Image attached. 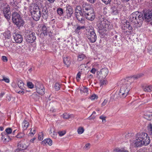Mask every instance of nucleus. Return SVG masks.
Masks as SVG:
<instances>
[{
	"label": "nucleus",
	"mask_w": 152,
	"mask_h": 152,
	"mask_svg": "<svg viewBox=\"0 0 152 152\" xmlns=\"http://www.w3.org/2000/svg\"><path fill=\"white\" fill-rule=\"evenodd\" d=\"M136 140L134 142L131 143V145L133 146L134 144L136 147L147 145L150 142L149 137L147 133H141L137 134L136 135Z\"/></svg>",
	"instance_id": "obj_1"
},
{
	"label": "nucleus",
	"mask_w": 152,
	"mask_h": 152,
	"mask_svg": "<svg viewBox=\"0 0 152 152\" xmlns=\"http://www.w3.org/2000/svg\"><path fill=\"white\" fill-rule=\"evenodd\" d=\"M82 11L87 19L91 21L94 19L95 16L94 10L90 4L83 3L82 4Z\"/></svg>",
	"instance_id": "obj_2"
},
{
	"label": "nucleus",
	"mask_w": 152,
	"mask_h": 152,
	"mask_svg": "<svg viewBox=\"0 0 152 152\" xmlns=\"http://www.w3.org/2000/svg\"><path fill=\"white\" fill-rule=\"evenodd\" d=\"M131 79H126L122 81L123 83L121 86L119 95L120 97L124 98L128 94L131 88Z\"/></svg>",
	"instance_id": "obj_3"
},
{
	"label": "nucleus",
	"mask_w": 152,
	"mask_h": 152,
	"mask_svg": "<svg viewBox=\"0 0 152 152\" xmlns=\"http://www.w3.org/2000/svg\"><path fill=\"white\" fill-rule=\"evenodd\" d=\"M143 20L142 15L137 11L133 13L130 16L129 21L134 23L136 27H140Z\"/></svg>",
	"instance_id": "obj_4"
},
{
	"label": "nucleus",
	"mask_w": 152,
	"mask_h": 152,
	"mask_svg": "<svg viewBox=\"0 0 152 152\" xmlns=\"http://www.w3.org/2000/svg\"><path fill=\"white\" fill-rule=\"evenodd\" d=\"M97 26L100 32L107 31L109 28H110L109 22L103 18L99 19L97 22Z\"/></svg>",
	"instance_id": "obj_5"
},
{
	"label": "nucleus",
	"mask_w": 152,
	"mask_h": 152,
	"mask_svg": "<svg viewBox=\"0 0 152 152\" xmlns=\"http://www.w3.org/2000/svg\"><path fill=\"white\" fill-rule=\"evenodd\" d=\"M12 18L13 22L17 26L20 27L24 25V21L20 14L17 12H14L12 14Z\"/></svg>",
	"instance_id": "obj_6"
},
{
	"label": "nucleus",
	"mask_w": 152,
	"mask_h": 152,
	"mask_svg": "<svg viewBox=\"0 0 152 152\" xmlns=\"http://www.w3.org/2000/svg\"><path fill=\"white\" fill-rule=\"evenodd\" d=\"M122 29L123 30V32L126 35H131L133 33L132 27L131 26L129 22L127 21L122 24Z\"/></svg>",
	"instance_id": "obj_7"
},
{
	"label": "nucleus",
	"mask_w": 152,
	"mask_h": 152,
	"mask_svg": "<svg viewBox=\"0 0 152 152\" xmlns=\"http://www.w3.org/2000/svg\"><path fill=\"white\" fill-rule=\"evenodd\" d=\"M25 33L26 39L27 42L29 43H32L36 39L35 34L29 30H27Z\"/></svg>",
	"instance_id": "obj_8"
},
{
	"label": "nucleus",
	"mask_w": 152,
	"mask_h": 152,
	"mask_svg": "<svg viewBox=\"0 0 152 152\" xmlns=\"http://www.w3.org/2000/svg\"><path fill=\"white\" fill-rule=\"evenodd\" d=\"M3 12L5 18L8 20H10L11 16V12L9 6L5 4L3 9Z\"/></svg>",
	"instance_id": "obj_9"
},
{
	"label": "nucleus",
	"mask_w": 152,
	"mask_h": 152,
	"mask_svg": "<svg viewBox=\"0 0 152 152\" xmlns=\"http://www.w3.org/2000/svg\"><path fill=\"white\" fill-rule=\"evenodd\" d=\"M86 34V37L91 42L94 43L96 42V36L94 31H90Z\"/></svg>",
	"instance_id": "obj_10"
},
{
	"label": "nucleus",
	"mask_w": 152,
	"mask_h": 152,
	"mask_svg": "<svg viewBox=\"0 0 152 152\" xmlns=\"http://www.w3.org/2000/svg\"><path fill=\"white\" fill-rule=\"evenodd\" d=\"M109 72L107 68H104L102 69L99 73H98L102 78H105Z\"/></svg>",
	"instance_id": "obj_11"
},
{
	"label": "nucleus",
	"mask_w": 152,
	"mask_h": 152,
	"mask_svg": "<svg viewBox=\"0 0 152 152\" xmlns=\"http://www.w3.org/2000/svg\"><path fill=\"white\" fill-rule=\"evenodd\" d=\"M66 12L67 18H69L71 17L73 13L72 7L69 5H67L66 6Z\"/></svg>",
	"instance_id": "obj_12"
},
{
	"label": "nucleus",
	"mask_w": 152,
	"mask_h": 152,
	"mask_svg": "<svg viewBox=\"0 0 152 152\" xmlns=\"http://www.w3.org/2000/svg\"><path fill=\"white\" fill-rule=\"evenodd\" d=\"M14 38L16 42L20 43L23 40L21 35L19 34H15L13 35Z\"/></svg>",
	"instance_id": "obj_13"
},
{
	"label": "nucleus",
	"mask_w": 152,
	"mask_h": 152,
	"mask_svg": "<svg viewBox=\"0 0 152 152\" xmlns=\"http://www.w3.org/2000/svg\"><path fill=\"white\" fill-rule=\"evenodd\" d=\"M36 90L37 93L40 95H42L45 94V90L42 85L37 86L36 88Z\"/></svg>",
	"instance_id": "obj_14"
},
{
	"label": "nucleus",
	"mask_w": 152,
	"mask_h": 152,
	"mask_svg": "<svg viewBox=\"0 0 152 152\" xmlns=\"http://www.w3.org/2000/svg\"><path fill=\"white\" fill-rule=\"evenodd\" d=\"M145 19L147 22H151L152 20V11H149L144 14Z\"/></svg>",
	"instance_id": "obj_15"
},
{
	"label": "nucleus",
	"mask_w": 152,
	"mask_h": 152,
	"mask_svg": "<svg viewBox=\"0 0 152 152\" xmlns=\"http://www.w3.org/2000/svg\"><path fill=\"white\" fill-rule=\"evenodd\" d=\"M30 11L31 13L40 12L39 6L37 4H34L31 6Z\"/></svg>",
	"instance_id": "obj_16"
},
{
	"label": "nucleus",
	"mask_w": 152,
	"mask_h": 152,
	"mask_svg": "<svg viewBox=\"0 0 152 152\" xmlns=\"http://www.w3.org/2000/svg\"><path fill=\"white\" fill-rule=\"evenodd\" d=\"M31 14L32 17L35 20L37 21L39 20L41 16L40 12H36Z\"/></svg>",
	"instance_id": "obj_17"
},
{
	"label": "nucleus",
	"mask_w": 152,
	"mask_h": 152,
	"mask_svg": "<svg viewBox=\"0 0 152 152\" xmlns=\"http://www.w3.org/2000/svg\"><path fill=\"white\" fill-rule=\"evenodd\" d=\"M85 28V27L84 26L77 25L75 29V32L79 35L81 33L82 31L84 30Z\"/></svg>",
	"instance_id": "obj_18"
},
{
	"label": "nucleus",
	"mask_w": 152,
	"mask_h": 152,
	"mask_svg": "<svg viewBox=\"0 0 152 152\" xmlns=\"http://www.w3.org/2000/svg\"><path fill=\"white\" fill-rule=\"evenodd\" d=\"M2 136V139L4 143H6L10 140V138L7 134L4 133H2L1 134Z\"/></svg>",
	"instance_id": "obj_19"
},
{
	"label": "nucleus",
	"mask_w": 152,
	"mask_h": 152,
	"mask_svg": "<svg viewBox=\"0 0 152 152\" xmlns=\"http://www.w3.org/2000/svg\"><path fill=\"white\" fill-rule=\"evenodd\" d=\"M64 62L67 67H69L71 63L70 57L68 56L64 57Z\"/></svg>",
	"instance_id": "obj_20"
},
{
	"label": "nucleus",
	"mask_w": 152,
	"mask_h": 152,
	"mask_svg": "<svg viewBox=\"0 0 152 152\" xmlns=\"http://www.w3.org/2000/svg\"><path fill=\"white\" fill-rule=\"evenodd\" d=\"M18 148L21 151H23V150L26 149L28 147V145H26L25 143H21L20 142L18 143Z\"/></svg>",
	"instance_id": "obj_21"
},
{
	"label": "nucleus",
	"mask_w": 152,
	"mask_h": 152,
	"mask_svg": "<svg viewBox=\"0 0 152 152\" xmlns=\"http://www.w3.org/2000/svg\"><path fill=\"white\" fill-rule=\"evenodd\" d=\"M43 17L45 18H47L48 15V10L46 7L43 8L42 10Z\"/></svg>",
	"instance_id": "obj_22"
},
{
	"label": "nucleus",
	"mask_w": 152,
	"mask_h": 152,
	"mask_svg": "<svg viewBox=\"0 0 152 152\" xmlns=\"http://www.w3.org/2000/svg\"><path fill=\"white\" fill-rule=\"evenodd\" d=\"M143 89L145 92H150L152 91V86H145L143 87Z\"/></svg>",
	"instance_id": "obj_23"
},
{
	"label": "nucleus",
	"mask_w": 152,
	"mask_h": 152,
	"mask_svg": "<svg viewBox=\"0 0 152 152\" xmlns=\"http://www.w3.org/2000/svg\"><path fill=\"white\" fill-rule=\"evenodd\" d=\"M49 134L51 137L54 138H56L57 137V132H56L54 130H53L52 129H51L50 131Z\"/></svg>",
	"instance_id": "obj_24"
},
{
	"label": "nucleus",
	"mask_w": 152,
	"mask_h": 152,
	"mask_svg": "<svg viewBox=\"0 0 152 152\" xmlns=\"http://www.w3.org/2000/svg\"><path fill=\"white\" fill-rule=\"evenodd\" d=\"M29 125L28 122L26 120H24L22 123V127L24 130L26 129Z\"/></svg>",
	"instance_id": "obj_25"
},
{
	"label": "nucleus",
	"mask_w": 152,
	"mask_h": 152,
	"mask_svg": "<svg viewBox=\"0 0 152 152\" xmlns=\"http://www.w3.org/2000/svg\"><path fill=\"white\" fill-rule=\"evenodd\" d=\"M100 65L98 64H95L94 66V68H92L90 72L93 74H95L96 71L99 68Z\"/></svg>",
	"instance_id": "obj_26"
},
{
	"label": "nucleus",
	"mask_w": 152,
	"mask_h": 152,
	"mask_svg": "<svg viewBox=\"0 0 152 152\" xmlns=\"http://www.w3.org/2000/svg\"><path fill=\"white\" fill-rule=\"evenodd\" d=\"M42 142L49 145H51L52 144L53 142L51 139L48 138L45 139Z\"/></svg>",
	"instance_id": "obj_27"
},
{
	"label": "nucleus",
	"mask_w": 152,
	"mask_h": 152,
	"mask_svg": "<svg viewBox=\"0 0 152 152\" xmlns=\"http://www.w3.org/2000/svg\"><path fill=\"white\" fill-rule=\"evenodd\" d=\"M83 13L82 8L80 6H77L75 9V13L78 14Z\"/></svg>",
	"instance_id": "obj_28"
},
{
	"label": "nucleus",
	"mask_w": 152,
	"mask_h": 152,
	"mask_svg": "<svg viewBox=\"0 0 152 152\" xmlns=\"http://www.w3.org/2000/svg\"><path fill=\"white\" fill-rule=\"evenodd\" d=\"M113 152H129V151L124 148H117L113 150Z\"/></svg>",
	"instance_id": "obj_29"
},
{
	"label": "nucleus",
	"mask_w": 152,
	"mask_h": 152,
	"mask_svg": "<svg viewBox=\"0 0 152 152\" xmlns=\"http://www.w3.org/2000/svg\"><path fill=\"white\" fill-rule=\"evenodd\" d=\"M78 60L80 61L83 60L84 59L86 58L85 55L83 53H80L77 56Z\"/></svg>",
	"instance_id": "obj_30"
},
{
	"label": "nucleus",
	"mask_w": 152,
	"mask_h": 152,
	"mask_svg": "<svg viewBox=\"0 0 152 152\" xmlns=\"http://www.w3.org/2000/svg\"><path fill=\"white\" fill-rule=\"evenodd\" d=\"M75 16L77 19L79 21H81L83 20V16L81 13L76 14Z\"/></svg>",
	"instance_id": "obj_31"
},
{
	"label": "nucleus",
	"mask_w": 152,
	"mask_h": 152,
	"mask_svg": "<svg viewBox=\"0 0 152 152\" xmlns=\"http://www.w3.org/2000/svg\"><path fill=\"white\" fill-rule=\"evenodd\" d=\"M3 36L6 39H9L10 35V32L9 31H7L3 34Z\"/></svg>",
	"instance_id": "obj_32"
},
{
	"label": "nucleus",
	"mask_w": 152,
	"mask_h": 152,
	"mask_svg": "<svg viewBox=\"0 0 152 152\" xmlns=\"http://www.w3.org/2000/svg\"><path fill=\"white\" fill-rule=\"evenodd\" d=\"M41 31L43 33L44 35H47V29L45 25H43L42 26Z\"/></svg>",
	"instance_id": "obj_33"
},
{
	"label": "nucleus",
	"mask_w": 152,
	"mask_h": 152,
	"mask_svg": "<svg viewBox=\"0 0 152 152\" xmlns=\"http://www.w3.org/2000/svg\"><path fill=\"white\" fill-rule=\"evenodd\" d=\"M18 87L22 90L23 89V86L24 84L23 82L21 80L18 81Z\"/></svg>",
	"instance_id": "obj_34"
},
{
	"label": "nucleus",
	"mask_w": 152,
	"mask_h": 152,
	"mask_svg": "<svg viewBox=\"0 0 152 152\" xmlns=\"http://www.w3.org/2000/svg\"><path fill=\"white\" fill-rule=\"evenodd\" d=\"M148 129L149 133L152 135V125L151 124H149L148 126Z\"/></svg>",
	"instance_id": "obj_35"
},
{
	"label": "nucleus",
	"mask_w": 152,
	"mask_h": 152,
	"mask_svg": "<svg viewBox=\"0 0 152 152\" xmlns=\"http://www.w3.org/2000/svg\"><path fill=\"white\" fill-rule=\"evenodd\" d=\"M84 129L83 127H80L78 128L77 131L78 134H81L84 132Z\"/></svg>",
	"instance_id": "obj_36"
},
{
	"label": "nucleus",
	"mask_w": 152,
	"mask_h": 152,
	"mask_svg": "<svg viewBox=\"0 0 152 152\" xmlns=\"http://www.w3.org/2000/svg\"><path fill=\"white\" fill-rule=\"evenodd\" d=\"M5 131L7 134H11L12 132V129L10 128H6L5 130Z\"/></svg>",
	"instance_id": "obj_37"
},
{
	"label": "nucleus",
	"mask_w": 152,
	"mask_h": 152,
	"mask_svg": "<svg viewBox=\"0 0 152 152\" xmlns=\"http://www.w3.org/2000/svg\"><path fill=\"white\" fill-rule=\"evenodd\" d=\"M11 4L14 7H18V4L15 0H12L11 2Z\"/></svg>",
	"instance_id": "obj_38"
},
{
	"label": "nucleus",
	"mask_w": 152,
	"mask_h": 152,
	"mask_svg": "<svg viewBox=\"0 0 152 152\" xmlns=\"http://www.w3.org/2000/svg\"><path fill=\"white\" fill-rule=\"evenodd\" d=\"M54 88L56 91L59 90L60 88V86L58 83H56L54 86Z\"/></svg>",
	"instance_id": "obj_39"
},
{
	"label": "nucleus",
	"mask_w": 152,
	"mask_h": 152,
	"mask_svg": "<svg viewBox=\"0 0 152 152\" xmlns=\"http://www.w3.org/2000/svg\"><path fill=\"white\" fill-rule=\"evenodd\" d=\"M27 86L28 87L32 89L34 88V85L31 82H28L27 83Z\"/></svg>",
	"instance_id": "obj_40"
},
{
	"label": "nucleus",
	"mask_w": 152,
	"mask_h": 152,
	"mask_svg": "<svg viewBox=\"0 0 152 152\" xmlns=\"http://www.w3.org/2000/svg\"><path fill=\"white\" fill-rule=\"evenodd\" d=\"M57 12L60 16L63 13V9L61 8L58 9L57 10Z\"/></svg>",
	"instance_id": "obj_41"
},
{
	"label": "nucleus",
	"mask_w": 152,
	"mask_h": 152,
	"mask_svg": "<svg viewBox=\"0 0 152 152\" xmlns=\"http://www.w3.org/2000/svg\"><path fill=\"white\" fill-rule=\"evenodd\" d=\"M24 136V134L22 133H20L18 134L16 136L18 138H20L23 137Z\"/></svg>",
	"instance_id": "obj_42"
},
{
	"label": "nucleus",
	"mask_w": 152,
	"mask_h": 152,
	"mask_svg": "<svg viewBox=\"0 0 152 152\" xmlns=\"http://www.w3.org/2000/svg\"><path fill=\"white\" fill-rule=\"evenodd\" d=\"M2 77L3 78V80L5 82L7 83H9L10 82V80L9 78L5 77L4 76H3Z\"/></svg>",
	"instance_id": "obj_43"
},
{
	"label": "nucleus",
	"mask_w": 152,
	"mask_h": 152,
	"mask_svg": "<svg viewBox=\"0 0 152 152\" xmlns=\"http://www.w3.org/2000/svg\"><path fill=\"white\" fill-rule=\"evenodd\" d=\"M38 139L39 140H42L43 139V135L42 132L40 133L39 135Z\"/></svg>",
	"instance_id": "obj_44"
},
{
	"label": "nucleus",
	"mask_w": 152,
	"mask_h": 152,
	"mask_svg": "<svg viewBox=\"0 0 152 152\" xmlns=\"http://www.w3.org/2000/svg\"><path fill=\"white\" fill-rule=\"evenodd\" d=\"M90 98L91 100H94L95 99H97L98 98V96L96 94H94L91 96Z\"/></svg>",
	"instance_id": "obj_45"
},
{
	"label": "nucleus",
	"mask_w": 152,
	"mask_h": 152,
	"mask_svg": "<svg viewBox=\"0 0 152 152\" xmlns=\"http://www.w3.org/2000/svg\"><path fill=\"white\" fill-rule=\"evenodd\" d=\"M70 117V115L66 113H64L63 115V118L64 119H68Z\"/></svg>",
	"instance_id": "obj_46"
},
{
	"label": "nucleus",
	"mask_w": 152,
	"mask_h": 152,
	"mask_svg": "<svg viewBox=\"0 0 152 152\" xmlns=\"http://www.w3.org/2000/svg\"><path fill=\"white\" fill-rule=\"evenodd\" d=\"M35 133V130L34 129H31L30 132L29 134V135H31V134L33 135Z\"/></svg>",
	"instance_id": "obj_47"
},
{
	"label": "nucleus",
	"mask_w": 152,
	"mask_h": 152,
	"mask_svg": "<svg viewBox=\"0 0 152 152\" xmlns=\"http://www.w3.org/2000/svg\"><path fill=\"white\" fill-rule=\"evenodd\" d=\"M99 118L102 120L103 122L105 123L106 122L105 117L103 115H101L99 117Z\"/></svg>",
	"instance_id": "obj_48"
},
{
	"label": "nucleus",
	"mask_w": 152,
	"mask_h": 152,
	"mask_svg": "<svg viewBox=\"0 0 152 152\" xmlns=\"http://www.w3.org/2000/svg\"><path fill=\"white\" fill-rule=\"evenodd\" d=\"M81 75V73L80 72H79L77 74L76 79L77 80H79L80 78V76Z\"/></svg>",
	"instance_id": "obj_49"
},
{
	"label": "nucleus",
	"mask_w": 152,
	"mask_h": 152,
	"mask_svg": "<svg viewBox=\"0 0 152 152\" xmlns=\"http://www.w3.org/2000/svg\"><path fill=\"white\" fill-rule=\"evenodd\" d=\"M58 133L60 136H62L65 134L66 132L65 131H60L58 132Z\"/></svg>",
	"instance_id": "obj_50"
},
{
	"label": "nucleus",
	"mask_w": 152,
	"mask_h": 152,
	"mask_svg": "<svg viewBox=\"0 0 152 152\" xmlns=\"http://www.w3.org/2000/svg\"><path fill=\"white\" fill-rule=\"evenodd\" d=\"M107 102V100L105 99L104 100V101L102 104V106L103 107L104 106Z\"/></svg>",
	"instance_id": "obj_51"
},
{
	"label": "nucleus",
	"mask_w": 152,
	"mask_h": 152,
	"mask_svg": "<svg viewBox=\"0 0 152 152\" xmlns=\"http://www.w3.org/2000/svg\"><path fill=\"white\" fill-rule=\"evenodd\" d=\"M31 96L32 98L34 99L35 100H36L37 99L38 97L37 95L36 94H32Z\"/></svg>",
	"instance_id": "obj_52"
},
{
	"label": "nucleus",
	"mask_w": 152,
	"mask_h": 152,
	"mask_svg": "<svg viewBox=\"0 0 152 152\" xmlns=\"http://www.w3.org/2000/svg\"><path fill=\"white\" fill-rule=\"evenodd\" d=\"M2 59L4 62H6L7 61V58L5 56H2Z\"/></svg>",
	"instance_id": "obj_53"
},
{
	"label": "nucleus",
	"mask_w": 152,
	"mask_h": 152,
	"mask_svg": "<svg viewBox=\"0 0 152 152\" xmlns=\"http://www.w3.org/2000/svg\"><path fill=\"white\" fill-rule=\"evenodd\" d=\"M106 4H107L110 2V0H102Z\"/></svg>",
	"instance_id": "obj_54"
},
{
	"label": "nucleus",
	"mask_w": 152,
	"mask_h": 152,
	"mask_svg": "<svg viewBox=\"0 0 152 152\" xmlns=\"http://www.w3.org/2000/svg\"><path fill=\"white\" fill-rule=\"evenodd\" d=\"M81 90L83 91L84 92L87 93L88 92V89L86 87L83 88L81 89Z\"/></svg>",
	"instance_id": "obj_55"
},
{
	"label": "nucleus",
	"mask_w": 152,
	"mask_h": 152,
	"mask_svg": "<svg viewBox=\"0 0 152 152\" xmlns=\"http://www.w3.org/2000/svg\"><path fill=\"white\" fill-rule=\"evenodd\" d=\"M90 146V144L88 143L87 144H86L85 145V148L88 149L89 148Z\"/></svg>",
	"instance_id": "obj_56"
},
{
	"label": "nucleus",
	"mask_w": 152,
	"mask_h": 152,
	"mask_svg": "<svg viewBox=\"0 0 152 152\" xmlns=\"http://www.w3.org/2000/svg\"><path fill=\"white\" fill-rule=\"evenodd\" d=\"M17 92L19 93V94H21V93L22 94H24V91H17Z\"/></svg>",
	"instance_id": "obj_57"
},
{
	"label": "nucleus",
	"mask_w": 152,
	"mask_h": 152,
	"mask_svg": "<svg viewBox=\"0 0 152 152\" xmlns=\"http://www.w3.org/2000/svg\"><path fill=\"white\" fill-rule=\"evenodd\" d=\"M90 3H94L95 2V0H87Z\"/></svg>",
	"instance_id": "obj_58"
},
{
	"label": "nucleus",
	"mask_w": 152,
	"mask_h": 152,
	"mask_svg": "<svg viewBox=\"0 0 152 152\" xmlns=\"http://www.w3.org/2000/svg\"><path fill=\"white\" fill-rule=\"evenodd\" d=\"M4 94V92L1 93L0 94V97H2Z\"/></svg>",
	"instance_id": "obj_59"
},
{
	"label": "nucleus",
	"mask_w": 152,
	"mask_h": 152,
	"mask_svg": "<svg viewBox=\"0 0 152 152\" xmlns=\"http://www.w3.org/2000/svg\"><path fill=\"white\" fill-rule=\"evenodd\" d=\"M36 139V138L34 137L33 138H32L30 140V142H34V141Z\"/></svg>",
	"instance_id": "obj_60"
},
{
	"label": "nucleus",
	"mask_w": 152,
	"mask_h": 152,
	"mask_svg": "<svg viewBox=\"0 0 152 152\" xmlns=\"http://www.w3.org/2000/svg\"><path fill=\"white\" fill-rule=\"evenodd\" d=\"M50 3H53L55 1V0H47Z\"/></svg>",
	"instance_id": "obj_61"
},
{
	"label": "nucleus",
	"mask_w": 152,
	"mask_h": 152,
	"mask_svg": "<svg viewBox=\"0 0 152 152\" xmlns=\"http://www.w3.org/2000/svg\"><path fill=\"white\" fill-rule=\"evenodd\" d=\"M129 0H121V1H122L123 2H126L128 1H129Z\"/></svg>",
	"instance_id": "obj_62"
},
{
	"label": "nucleus",
	"mask_w": 152,
	"mask_h": 152,
	"mask_svg": "<svg viewBox=\"0 0 152 152\" xmlns=\"http://www.w3.org/2000/svg\"><path fill=\"white\" fill-rule=\"evenodd\" d=\"M102 84H105L106 81L105 80H102L101 82Z\"/></svg>",
	"instance_id": "obj_63"
},
{
	"label": "nucleus",
	"mask_w": 152,
	"mask_h": 152,
	"mask_svg": "<svg viewBox=\"0 0 152 152\" xmlns=\"http://www.w3.org/2000/svg\"><path fill=\"white\" fill-rule=\"evenodd\" d=\"M93 77V75H91V74L89 76H88V78H89L90 79L91 78Z\"/></svg>",
	"instance_id": "obj_64"
}]
</instances>
